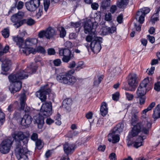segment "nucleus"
<instances>
[{
	"mask_svg": "<svg viewBox=\"0 0 160 160\" xmlns=\"http://www.w3.org/2000/svg\"><path fill=\"white\" fill-rule=\"evenodd\" d=\"M37 67L34 66L33 68L27 67L24 70L20 69L16 73L12 74L8 77L10 82L12 83L9 89L12 93L19 91L22 87L21 80L26 79L28 76L35 72Z\"/></svg>",
	"mask_w": 160,
	"mask_h": 160,
	"instance_id": "nucleus-1",
	"label": "nucleus"
},
{
	"mask_svg": "<svg viewBox=\"0 0 160 160\" xmlns=\"http://www.w3.org/2000/svg\"><path fill=\"white\" fill-rule=\"evenodd\" d=\"M52 103L50 102L43 104L42 105L38 115L34 117L38 128H42L44 123V118L52 114Z\"/></svg>",
	"mask_w": 160,
	"mask_h": 160,
	"instance_id": "nucleus-2",
	"label": "nucleus"
},
{
	"mask_svg": "<svg viewBox=\"0 0 160 160\" xmlns=\"http://www.w3.org/2000/svg\"><path fill=\"white\" fill-rule=\"evenodd\" d=\"M38 40L35 38H27L25 42L23 52L26 55L29 54L31 53L35 54L36 52V49L32 48L29 47L30 46L36 45L38 43Z\"/></svg>",
	"mask_w": 160,
	"mask_h": 160,
	"instance_id": "nucleus-3",
	"label": "nucleus"
},
{
	"mask_svg": "<svg viewBox=\"0 0 160 160\" xmlns=\"http://www.w3.org/2000/svg\"><path fill=\"white\" fill-rule=\"evenodd\" d=\"M56 79L60 82L68 85L73 84L76 81V78L68 73H60Z\"/></svg>",
	"mask_w": 160,
	"mask_h": 160,
	"instance_id": "nucleus-4",
	"label": "nucleus"
},
{
	"mask_svg": "<svg viewBox=\"0 0 160 160\" xmlns=\"http://www.w3.org/2000/svg\"><path fill=\"white\" fill-rule=\"evenodd\" d=\"M29 135L30 134L28 131L16 132L12 134V137L15 140L19 142L22 141L24 144L28 143Z\"/></svg>",
	"mask_w": 160,
	"mask_h": 160,
	"instance_id": "nucleus-5",
	"label": "nucleus"
},
{
	"mask_svg": "<svg viewBox=\"0 0 160 160\" xmlns=\"http://www.w3.org/2000/svg\"><path fill=\"white\" fill-rule=\"evenodd\" d=\"M149 85V78H147L144 79L140 83L138 87L136 93L138 97L144 96L146 93Z\"/></svg>",
	"mask_w": 160,
	"mask_h": 160,
	"instance_id": "nucleus-6",
	"label": "nucleus"
},
{
	"mask_svg": "<svg viewBox=\"0 0 160 160\" xmlns=\"http://www.w3.org/2000/svg\"><path fill=\"white\" fill-rule=\"evenodd\" d=\"M15 153L18 160H28V150L21 145L17 146L15 149Z\"/></svg>",
	"mask_w": 160,
	"mask_h": 160,
	"instance_id": "nucleus-7",
	"label": "nucleus"
},
{
	"mask_svg": "<svg viewBox=\"0 0 160 160\" xmlns=\"http://www.w3.org/2000/svg\"><path fill=\"white\" fill-rule=\"evenodd\" d=\"M103 39L101 37H95L94 39L91 42L90 49L95 54L98 53L101 49V44Z\"/></svg>",
	"mask_w": 160,
	"mask_h": 160,
	"instance_id": "nucleus-8",
	"label": "nucleus"
},
{
	"mask_svg": "<svg viewBox=\"0 0 160 160\" xmlns=\"http://www.w3.org/2000/svg\"><path fill=\"white\" fill-rule=\"evenodd\" d=\"M55 34L54 30L51 27H49L45 30L40 31L38 33V37L40 38H45L49 39Z\"/></svg>",
	"mask_w": 160,
	"mask_h": 160,
	"instance_id": "nucleus-9",
	"label": "nucleus"
},
{
	"mask_svg": "<svg viewBox=\"0 0 160 160\" xmlns=\"http://www.w3.org/2000/svg\"><path fill=\"white\" fill-rule=\"evenodd\" d=\"M50 92V89L48 88L47 85H46L41 87L40 90L36 92V95L43 102L46 99V94H49Z\"/></svg>",
	"mask_w": 160,
	"mask_h": 160,
	"instance_id": "nucleus-10",
	"label": "nucleus"
},
{
	"mask_svg": "<svg viewBox=\"0 0 160 160\" xmlns=\"http://www.w3.org/2000/svg\"><path fill=\"white\" fill-rule=\"evenodd\" d=\"M150 11V9L147 7L140 9L137 12L135 18L141 24L143 23L144 21V17L146 14L148 13Z\"/></svg>",
	"mask_w": 160,
	"mask_h": 160,
	"instance_id": "nucleus-11",
	"label": "nucleus"
},
{
	"mask_svg": "<svg viewBox=\"0 0 160 160\" xmlns=\"http://www.w3.org/2000/svg\"><path fill=\"white\" fill-rule=\"evenodd\" d=\"M12 142L9 139L3 141L0 144V152L3 154L7 153L10 151Z\"/></svg>",
	"mask_w": 160,
	"mask_h": 160,
	"instance_id": "nucleus-12",
	"label": "nucleus"
},
{
	"mask_svg": "<svg viewBox=\"0 0 160 160\" xmlns=\"http://www.w3.org/2000/svg\"><path fill=\"white\" fill-rule=\"evenodd\" d=\"M137 75L135 73L130 74L128 76V83L130 87L132 88L130 90L133 91L135 90V88L136 87L137 83Z\"/></svg>",
	"mask_w": 160,
	"mask_h": 160,
	"instance_id": "nucleus-13",
	"label": "nucleus"
},
{
	"mask_svg": "<svg viewBox=\"0 0 160 160\" xmlns=\"http://www.w3.org/2000/svg\"><path fill=\"white\" fill-rule=\"evenodd\" d=\"M84 32L86 34H95L96 28L91 20H88L83 24Z\"/></svg>",
	"mask_w": 160,
	"mask_h": 160,
	"instance_id": "nucleus-14",
	"label": "nucleus"
},
{
	"mask_svg": "<svg viewBox=\"0 0 160 160\" xmlns=\"http://www.w3.org/2000/svg\"><path fill=\"white\" fill-rule=\"evenodd\" d=\"M40 4L39 0H30L25 4L28 10L30 12L35 11L39 7Z\"/></svg>",
	"mask_w": 160,
	"mask_h": 160,
	"instance_id": "nucleus-15",
	"label": "nucleus"
},
{
	"mask_svg": "<svg viewBox=\"0 0 160 160\" xmlns=\"http://www.w3.org/2000/svg\"><path fill=\"white\" fill-rule=\"evenodd\" d=\"M139 112V111L136 108L134 107L132 108L129 111V116L131 117V122L132 125L138 121Z\"/></svg>",
	"mask_w": 160,
	"mask_h": 160,
	"instance_id": "nucleus-16",
	"label": "nucleus"
},
{
	"mask_svg": "<svg viewBox=\"0 0 160 160\" xmlns=\"http://www.w3.org/2000/svg\"><path fill=\"white\" fill-rule=\"evenodd\" d=\"M140 124L142 128V132L145 134H147L148 130L151 127L150 119L149 118H145Z\"/></svg>",
	"mask_w": 160,
	"mask_h": 160,
	"instance_id": "nucleus-17",
	"label": "nucleus"
},
{
	"mask_svg": "<svg viewBox=\"0 0 160 160\" xmlns=\"http://www.w3.org/2000/svg\"><path fill=\"white\" fill-rule=\"evenodd\" d=\"M120 138L118 134L112 130L108 135V140L109 142L113 143H116L119 142Z\"/></svg>",
	"mask_w": 160,
	"mask_h": 160,
	"instance_id": "nucleus-18",
	"label": "nucleus"
},
{
	"mask_svg": "<svg viewBox=\"0 0 160 160\" xmlns=\"http://www.w3.org/2000/svg\"><path fill=\"white\" fill-rule=\"evenodd\" d=\"M26 100V97L25 94H23L21 95L20 98V108L24 110L25 112H28L29 110V108L27 107L25 103Z\"/></svg>",
	"mask_w": 160,
	"mask_h": 160,
	"instance_id": "nucleus-19",
	"label": "nucleus"
},
{
	"mask_svg": "<svg viewBox=\"0 0 160 160\" xmlns=\"http://www.w3.org/2000/svg\"><path fill=\"white\" fill-rule=\"evenodd\" d=\"M142 128L140 123H137L133 127L131 132L130 133L129 135H131L132 137L136 136L140 132L142 131Z\"/></svg>",
	"mask_w": 160,
	"mask_h": 160,
	"instance_id": "nucleus-20",
	"label": "nucleus"
},
{
	"mask_svg": "<svg viewBox=\"0 0 160 160\" xmlns=\"http://www.w3.org/2000/svg\"><path fill=\"white\" fill-rule=\"evenodd\" d=\"M63 149L67 155L72 153L75 149L73 145L67 143L63 145Z\"/></svg>",
	"mask_w": 160,
	"mask_h": 160,
	"instance_id": "nucleus-21",
	"label": "nucleus"
},
{
	"mask_svg": "<svg viewBox=\"0 0 160 160\" xmlns=\"http://www.w3.org/2000/svg\"><path fill=\"white\" fill-rule=\"evenodd\" d=\"M31 122V117L28 114L25 115L21 120V124L24 126H26L29 125Z\"/></svg>",
	"mask_w": 160,
	"mask_h": 160,
	"instance_id": "nucleus-22",
	"label": "nucleus"
},
{
	"mask_svg": "<svg viewBox=\"0 0 160 160\" xmlns=\"http://www.w3.org/2000/svg\"><path fill=\"white\" fill-rule=\"evenodd\" d=\"M11 19L12 22L16 23L14 24V25L17 28H18L23 24L22 21L20 20L16 14L12 16Z\"/></svg>",
	"mask_w": 160,
	"mask_h": 160,
	"instance_id": "nucleus-23",
	"label": "nucleus"
},
{
	"mask_svg": "<svg viewBox=\"0 0 160 160\" xmlns=\"http://www.w3.org/2000/svg\"><path fill=\"white\" fill-rule=\"evenodd\" d=\"M2 62V70L5 72H7L11 66V62L9 61H3L1 58V60L0 61Z\"/></svg>",
	"mask_w": 160,
	"mask_h": 160,
	"instance_id": "nucleus-24",
	"label": "nucleus"
},
{
	"mask_svg": "<svg viewBox=\"0 0 160 160\" xmlns=\"http://www.w3.org/2000/svg\"><path fill=\"white\" fill-rule=\"evenodd\" d=\"M13 40L17 44L19 47L22 48L23 49L25 43L23 42V40L22 38L18 37H13Z\"/></svg>",
	"mask_w": 160,
	"mask_h": 160,
	"instance_id": "nucleus-25",
	"label": "nucleus"
},
{
	"mask_svg": "<svg viewBox=\"0 0 160 160\" xmlns=\"http://www.w3.org/2000/svg\"><path fill=\"white\" fill-rule=\"evenodd\" d=\"M108 108L107 103L104 102L102 103L100 108V112L102 116H105L108 113Z\"/></svg>",
	"mask_w": 160,
	"mask_h": 160,
	"instance_id": "nucleus-26",
	"label": "nucleus"
},
{
	"mask_svg": "<svg viewBox=\"0 0 160 160\" xmlns=\"http://www.w3.org/2000/svg\"><path fill=\"white\" fill-rule=\"evenodd\" d=\"M72 100L70 98L65 99L62 102V107L67 110H69L72 104Z\"/></svg>",
	"mask_w": 160,
	"mask_h": 160,
	"instance_id": "nucleus-27",
	"label": "nucleus"
},
{
	"mask_svg": "<svg viewBox=\"0 0 160 160\" xmlns=\"http://www.w3.org/2000/svg\"><path fill=\"white\" fill-rule=\"evenodd\" d=\"M152 117L155 119H157L160 117V105H157L154 109Z\"/></svg>",
	"mask_w": 160,
	"mask_h": 160,
	"instance_id": "nucleus-28",
	"label": "nucleus"
},
{
	"mask_svg": "<svg viewBox=\"0 0 160 160\" xmlns=\"http://www.w3.org/2000/svg\"><path fill=\"white\" fill-rule=\"evenodd\" d=\"M59 54L61 56H66L72 55L70 50L68 49H62L59 50Z\"/></svg>",
	"mask_w": 160,
	"mask_h": 160,
	"instance_id": "nucleus-29",
	"label": "nucleus"
},
{
	"mask_svg": "<svg viewBox=\"0 0 160 160\" xmlns=\"http://www.w3.org/2000/svg\"><path fill=\"white\" fill-rule=\"evenodd\" d=\"M160 11V7L158 8L156 12L151 17L150 21L152 24H154L155 22L159 20L158 18V13Z\"/></svg>",
	"mask_w": 160,
	"mask_h": 160,
	"instance_id": "nucleus-30",
	"label": "nucleus"
},
{
	"mask_svg": "<svg viewBox=\"0 0 160 160\" xmlns=\"http://www.w3.org/2000/svg\"><path fill=\"white\" fill-rule=\"evenodd\" d=\"M129 0H118L117 5L120 8L125 7L128 4Z\"/></svg>",
	"mask_w": 160,
	"mask_h": 160,
	"instance_id": "nucleus-31",
	"label": "nucleus"
},
{
	"mask_svg": "<svg viewBox=\"0 0 160 160\" xmlns=\"http://www.w3.org/2000/svg\"><path fill=\"white\" fill-rule=\"evenodd\" d=\"M142 138L140 136L138 137V138L133 143L134 147L136 148H137L142 145Z\"/></svg>",
	"mask_w": 160,
	"mask_h": 160,
	"instance_id": "nucleus-32",
	"label": "nucleus"
},
{
	"mask_svg": "<svg viewBox=\"0 0 160 160\" xmlns=\"http://www.w3.org/2000/svg\"><path fill=\"white\" fill-rule=\"evenodd\" d=\"M123 128V124L122 123L118 124L113 128L112 130L118 134L122 131Z\"/></svg>",
	"mask_w": 160,
	"mask_h": 160,
	"instance_id": "nucleus-33",
	"label": "nucleus"
},
{
	"mask_svg": "<svg viewBox=\"0 0 160 160\" xmlns=\"http://www.w3.org/2000/svg\"><path fill=\"white\" fill-rule=\"evenodd\" d=\"M155 103L154 102H152L146 109H144L142 111V113L144 115H143V116L144 115H146V113L152 110L153 108L155 106Z\"/></svg>",
	"mask_w": 160,
	"mask_h": 160,
	"instance_id": "nucleus-34",
	"label": "nucleus"
},
{
	"mask_svg": "<svg viewBox=\"0 0 160 160\" xmlns=\"http://www.w3.org/2000/svg\"><path fill=\"white\" fill-rule=\"evenodd\" d=\"M110 2L107 0H104L101 3V8L103 10L106 9L110 5Z\"/></svg>",
	"mask_w": 160,
	"mask_h": 160,
	"instance_id": "nucleus-35",
	"label": "nucleus"
},
{
	"mask_svg": "<svg viewBox=\"0 0 160 160\" xmlns=\"http://www.w3.org/2000/svg\"><path fill=\"white\" fill-rule=\"evenodd\" d=\"M58 30L60 32V37L62 38L66 36V32L64 28L63 27H61L59 28Z\"/></svg>",
	"mask_w": 160,
	"mask_h": 160,
	"instance_id": "nucleus-36",
	"label": "nucleus"
},
{
	"mask_svg": "<svg viewBox=\"0 0 160 160\" xmlns=\"http://www.w3.org/2000/svg\"><path fill=\"white\" fill-rule=\"evenodd\" d=\"M2 32V35L5 38H8L9 36V31L8 28L4 29Z\"/></svg>",
	"mask_w": 160,
	"mask_h": 160,
	"instance_id": "nucleus-37",
	"label": "nucleus"
},
{
	"mask_svg": "<svg viewBox=\"0 0 160 160\" xmlns=\"http://www.w3.org/2000/svg\"><path fill=\"white\" fill-rule=\"evenodd\" d=\"M91 35H92V36H91L90 35L88 36L86 38V41L88 42H91L94 39V38L95 37H97L96 36V33L95 32V34H92Z\"/></svg>",
	"mask_w": 160,
	"mask_h": 160,
	"instance_id": "nucleus-38",
	"label": "nucleus"
},
{
	"mask_svg": "<svg viewBox=\"0 0 160 160\" xmlns=\"http://www.w3.org/2000/svg\"><path fill=\"white\" fill-rule=\"evenodd\" d=\"M137 98L138 99L139 101V104L140 105H142L144 104L146 98L145 97L141 96V97H137Z\"/></svg>",
	"mask_w": 160,
	"mask_h": 160,
	"instance_id": "nucleus-39",
	"label": "nucleus"
},
{
	"mask_svg": "<svg viewBox=\"0 0 160 160\" xmlns=\"http://www.w3.org/2000/svg\"><path fill=\"white\" fill-rule=\"evenodd\" d=\"M36 145L37 148L40 149L42 148L43 143L40 140H38L36 142Z\"/></svg>",
	"mask_w": 160,
	"mask_h": 160,
	"instance_id": "nucleus-40",
	"label": "nucleus"
},
{
	"mask_svg": "<svg viewBox=\"0 0 160 160\" xmlns=\"http://www.w3.org/2000/svg\"><path fill=\"white\" fill-rule=\"evenodd\" d=\"M43 4L44 10L46 12H47L49 6V1L48 0H44L43 2Z\"/></svg>",
	"mask_w": 160,
	"mask_h": 160,
	"instance_id": "nucleus-41",
	"label": "nucleus"
},
{
	"mask_svg": "<svg viewBox=\"0 0 160 160\" xmlns=\"http://www.w3.org/2000/svg\"><path fill=\"white\" fill-rule=\"evenodd\" d=\"M78 159L79 160H87V158L84 152H81L78 155Z\"/></svg>",
	"mask_w": 160,
	"mask_h": 160,
	"instance_id": "nucleus-42",
	"label": "nucleus"
},
{
	"mask_svg": "<svg viewBox=\"0 0 160 160\" xmlns=\"http://www.w3.org/2000/svg\"><path fill=\"white\" fill-rule=\"evenodd\" d=\"M110 29L107 27H103L102 29V32L103 35H105L108 33V30Z\"/></svg>",
	"mask_w": 160,
	"mask_h": 160,
	"instance_id": "nucleus-43",
	"label": "nucleus"
},
{
	"mask_svg": "<svg viewBox=\"0 0 160 160\" xmlns=\"http://www.w3.org/2000/svg\"><path fill=\"white\" fill-rule=\"evenodd\" d=\"M36 52H40L42 53H44L45 52V50L42 47L39 46L36 48Z\"/></svg>",
	"mask_w": 160,
	"mask_h": 160,
	"instance_id": "nucleus-44",
	"label": "nucleus"
},
{
	"mask_svg": "<svg viewBox=\"0 0 160 160\" xmlns=\"http://www.w3.org/2000/svg\"><path fill=\"white\" fill-rule=\"evenodd\" d=\"M112 16L110 13H106L105 15V19L106 21H110L112 20Z\"/></svg>",
	"mask_w": 160,
	"mask_h": 160,
	"instance_id": "nucleus-45",
	"label": "nucleus"
},
{
	"mask_svg": "<svg viewBox=\"0 0 160 160\" xmlns=\"http://www.w3.org/2000/svg\"><path fill=\"white\" fill-rule=\"evenodd\" d=\"M73 55L68 56H63L62 58V60L65 62H68L71 59V58L73 57Z\"/></svg>",
	"mask_w": 160,
	"mask_h": 160,
	"instance_id": "nucleus-46",
	"label": "nucleus"
},
{
	"mask_svg": "<svg viewBox=\"0 0 160 160\" xmlns=\"http://www.w3.org/2000/svg\"><path fill=\"white\" fill-rule=\"evenodd\" d=\"M103 78V76L102 75L99 76L98 77V79L97 80H96L94 82V85H98L102 80Z\"/></svg>",
	"mask_w": 160,
	"mask_h": 160,
	"instance_id": "nucleus-47",
	"label": "nucleus"
},
{
	"mask_svg": "<svg viewBox=\"0 0 160 160\" xmlns=\"http://www.w3.org/2000/svg\"><path fill=\"white\" fill-rule=\"evenodd\" d=\"M125 95L126 98L129 101L132 100L134 98V96L132 94H130L128 92H126Z\"/></svg>",
	"mask_w": 160,
	"mask_h": 160,
	"instance_id": "nucleus-48",
	"label": "nucleus"
},
{
	"mask_svg": "<svg viewBox=\"0 0 160 160\" xmlns=\"http://www.w3.org/2000/svg\"><path fill=\"white\" fill-rule=\"evenodd\" d=\"M154 89L157 92L160 91V82H158L154 84Z\"/></svg>",
	"mask_w": 160,
	"mask_h": 160,
	"instance_id": "nucleus-49",
	"label": "nucleus"
},
{
	"mask_svg": "<svg viewBox=\"0 0 160 160\" xmlns=\"http://www.w3.org/2000/svg\"><path fill=\"white\" fill-rule=\"evenodd\" d=\"M42 14V8H39L38 12L36 13V16L37 18H39Z\"/></svg>",
	"mask_w": 160,
	"mask_h": 160,
	"instance_id": "nucleus-50",
	"label": "nucleus"
},
{
	"mask_svg": "<svg viewBox=\"0 0 160 160\" xmlns=\"http://www.w3.org/2000/svg\"><path fill=\"white\" fill-rule=\"evenodd\" d=\"M155 69V67L152 66L150 69H148L147 70L148 74L149 75H152L154 73Z\"/></svg>",
	"mask_w": 160,
	"mask_h": 160,
	"instance_id": "nucleus-51",
	"label": "nucleus"
},
{
	"mask_svg": "<svg viewBox=\"0 0 160 160\" xmlns=\"http://www.w3.org/2000/svg\"><path fill=\"white\" fill-rule=\"evenodd\" d=\"M119 93L118 92H116L112 95V99L115 101H117L119 98Z\"/></svg>",
	"mask_w": 160,
	"mask_h": 160,
	"instance_id": "nucleus-52",
	"label": "nucleus"
},
{
	"mask_svg": "<svg viewBox=\"0 0 160 160\" xmlns=\"http://www.w3.org/2000/svg\"><path fill=\"white\" fill-rule=\"evenodd\" d=\"M16 14L20 20L23 17L24 15V12L21 11L19 12Z\"/></svg>",
	"mask_w": 160,
	"mask_h": 160,
	"instance_id": "nucleus-53",
	"label": "nucleus"
},
{
	"mask_svg": "<svg viewBox=\"0 0 160 160\" xmlns=\"http://www.w3.org/2000/svg\"><path fill=\"white\" fill-rule=\"evenodd\" d=\"M35 23V21L32 18H29L27 19L26 22L27 24L29 25H32Z\"/></svg>",
	"mask_w": 160,
	"mask_h": 160,
	"instance_id": "nucleus-54",
	"label": "nucleus"
},
{
	"mask_svg": "<svg viewBox=\"0 0 160 160\" xmlns=\"http://www.w3.org/2000/svg\"><path fill=\"white\" fill-rule=\"evenodd\" d=\"M71 26L75 28H76L80 27L81 23L79 22H71Z\"/></svg>",
	"mask_w": 160,
	"mask_h": 160,
	"instance_id": "nucleus-55",
	"label": "nucleus"
},
{
	"mask_svg": "<svg viewBox=\"0 0 160 160\" xmlns=\"http://www.w3.org/2000/svg\"><path fill=\"white\" fill-rule=\"evenodd\" d=\"M147 37L148 40L151 43H153L155 42V39L154 37L148 35H147Z\"/></svg>",
	"mask_w": 160,
	"mask_h": 160,
	"instance_id": "nucleus-56",
	"label": "nucleus"
},
{
	"mask_svg": "<svg viewBox=\"0 0 160 160\" xmlns=\"http://www.w3.org/2000/svg\"><path fill=\"white\" fill-rule=\"evenodd\" d=\"M53 62L55 66H58L60 65L61 62L60 59H57L54 60Z\"/></svg>",
	"mask_w": 160,
	"mask_h": 160,
	"instance_id": "nucleus-57",
	"label": "nucleus"
},
{
	"mask_svg": "<svg viewBox=\"0 0 160 160\" xmlns=\"http://www.w3.org/2000/svg\"><path fill=\"white\" fill-rule=\"evenodd\" d=\"M98 5L97 3H93L91 4V7L93 10H96L98 8Z\"/></svg>",
	"mask_w": 160,
	"mask_h": 160,
	"instance_id": "nucleus-58",
	"label": "nucleus"
},
{
	"mask_svg": "<svg viewBox=\"0 0 160 160\" xmlns=\"http://www.w3.org/2000/svg\"><path fill=\"white\" fill-rule=\"evenodd\" d=\"M77 35L75 33H71L69 35V38L70 39H75L77 37Z\"/></svg>",
	"mask_w": 160,
	"mask_h": 160,
	"instance_id": "nucleus-59",
	"label": "nucleus"
},
{
	"mask_svg": "<svg viewBox=\"0 0 160 160\" xmlns=\"http://www.w3.org/2000/svg\"><path fill=\"white\" fill-rule=\"evenodd\" d=\"M24 3L23 2H22V1H19L18 3L17 6V8L18 9H21L23 6Z\"/></svg>",
	"mask_w": 160,
	"mask_h": 160,
	"instance_id": "nucleus-60",
	"label": "nucleus"
},
{
	"mask_svg": "<svg viewBox=\"0 0 160 160\" xmlns=\"http://www.w3.org/2000/svg\"><path fill=\"white\" fill-rule=\"evenodd\" d=\"M110 30H108V33H112L116 31V28L115 27H112L111 28L108 27Z\"/></svg>",
	"mask_w": 160,
	"mask_h": 160,
	"instance_id": "nucleus-61",
	"label": "nucleus"
},
{
	"mask_svg": "<svg viewBox=\"0 0 160 160\" xmlns=\"http://www.w3.org/2000/svg\"><path fill=\"white\" fill-rule=\"evenodd\" d=\"M117 9V7L115 5H112L110 8V11L112 13H113L116 11Z\"/></svg>",
	"mask_w": 160,
	"mask_h": 160,
	"instance_id": "nucleus-62",
	"label": "nucleus"
},
{
	"mask_svg": "<svg viewBox=\"0 0 160 160\" xmlns=\"http://www.w3.org/2000/svg\"><path fill=\"white\" fill-rule=\"evenodd\" d=\"M109 158L111 160H116V154L114 153H112L110 154Z\"/></svg>",
	"mask_w": 160,
	"mask_h": 160,
	"instance_id": "nucleus-63",
	"label": "nucleus"
},
{
	"mask_svg": "<svg viewBox=\"0 0 160 160\" xmlns=\"http://www.w3.org/2000/svg\"><path fill=\"white\" fill-rule=\"evenodd\" d=\"M48 53L49 55H54L55 53V51L53 49L50 48L48 49Z\"/></svg>",
	"mask_w": 160,
	"mask_h": 160,
	"instance_id": "nucleus-64",
	"label": "nucleus"
}]
</instances>
